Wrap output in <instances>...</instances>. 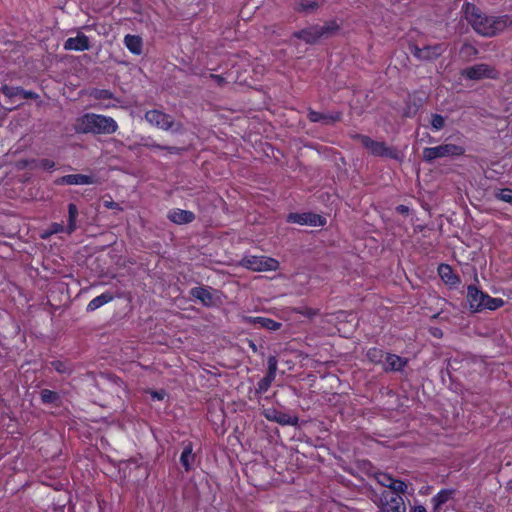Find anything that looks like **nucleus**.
Masks as SVG:
<instances>
[{
    "instance_id": "obj_1",
    "label": "nucleus",
    "mask_w": 512,
    "mask_h": 512,
    "mask_svg": "<svg viewBox=\"0 0 512 512\" xmlns=\"http://www.w3.org/2000/svg\"><path fill=\"white\" fill-rule=\"evenodd\" d=\"M464 19L471 25L473 30L484 37H493L504 31L511 24L509 16H488L476 5L465 3L462 8Z\"/></svg>"
},
{
    "instance_id": "obj_2",
    "label": "nucleus",
    "mask_w": 512,
    "mask_h": 512,
    "mask_svg": "<svg viewBox=\"0 0 512 512\" xmlns=\"http://www.w3.org/2000/svg\"><path fill=\"white\" fill-rule=\"evenodd\" d=\"M119 129L116 120L110 116L85 113L76 119L75 131L79 134L110 135Z\"/></svg>"
},
{
    "instance_id": "obj_3",
    "label": "nucleus",
    "mask_w": 512,
    "mask_h": 512,
    "mask_svg": "<svg viewBox=\"0 0 512 512\" xmlns=\"http://www.w3.org/2000/svg\"><path fill=\"white\" fill-rule=\"evenodd\" d=\"M350 138L359 141L371 155L375 157L390 158L400 160L401 154L395 147L388 146L384 141H376L367 135L360 133L350 134Z\"/></svg>"
},
{
    "instance_id": "obj_4",
    "label": "nucleus",
    "mask_w": 512,
    "mask_h": 512,
    "mask_svg": "<svg viewBox=\"0 0 512 512\" xmlns=\"http://www.w3.org/2000/svg\"><path fill=\"white\" fill-rule=\"evenodd\" d=\"M465 154V148L461 145L447 143L435 147H426L423 149L422 157L427 163H432L438 158L459 157Z\"/></svg>"
},
{
    "instance_id": "obj_5",
    "label": "nucleus",
    "mask_w": 512,
    "mask_h": 512,
    "mask_svg": "<svg viewBox=\"0 0 512 512\" xmlns=\"http://www.w3.org/2000/svg\"><path fill=\"white\" fill-rule=\"evenodd\" d=\"M239 265L255 272L276 271L279 268L278 260L264 255H245Z\"/></svg>"
},
{
    "instance_id": "obj_6",
    "label": "nucleus",
    "mask_w": 512,
    "mask_h": 512,
    "mask_svg": "<svg viewBox=\"0 0 512 512\" xmlns=\"http://www.w3.org/2000/svg\"><path fill=\"white\" fill-rule=\"evenodd\" d=\"M89 97L99 101L93 105L94 108L99 110H107L117 108L120 103L119 99L115 97L114 93L109 89L92 88L88 92Z\"/></svg>"
},
{
    "instance_id": "obj_7",
    "label": "nucleus",
    "mask_w": 512,
    "mask_h": 512,
    "mask_svg": "<svg viewBox=\"0 0 512 512\" xmlns=\"http://www.w3.org/2000/svg\"><path fill=\"white\" fill-rule=\"evenodd\" d=\"M378 512H406L403 497H394L393 493L379 494L375 501Z\"/></svg>"
},
{
    "instance_id": "obj_8",
    "label": "nucleus",
    "mask_w": 512,
    "mask_h": 512,
    "mask_svg": "<svg viewBox=\"0 0 512 512\" xmlns=\"http://www.w3.org/2000/svg\"><path fill=\"white\" fill-rule=\"evenodd\" d=\"M286 221L288 223H295L299 225H308V226H319L323 227L327 223V219L324 216L313 212H291L287 215Z\"/></svg>"
},
{
    "instance_id": "obj_9",
    "label": "nucleus",
    "mask_w": 512,
    "mask_h": 512,
    "mask_svg": "<svg viewBox=\"0 0 512 512\" xmlns=\"http://www.w3.org/2000/svg\"><path fill=\"white\" fill-rule=\"evenodd\" d=\"M145 120L152 126L164 131L172 129L175 123L171 115L157 109L146 111Z\"/></svg>"
},
{
    "instance_id": "obj_10",
    "label": "nucleus",
    "mask_w": 512,
    "mask_h": 512,
    "mask_svg": "<svg viewBox=\"0 0 512 512\" xmlns=\"http://www.w3.org/2000/svg\"><path fill=\"white\" fill-rule=\"evenodd\" d=\"M216 290L211 287L199 286L190 290L192 298L198 300L205 307H215L219 304L220 298L216 296Z\"/></svg>"
},
{
    "instance_id": "obj_11",
    "label": "nucleus",
    "mask_w": 512,
    "mask_h": 512,
    "mask_svg": "<svg viewBox=\"0 0 512 512\" xmlns=\"http://www.w3.org/2000/svg\"><path fill=\"white\" fill-rule=\"evenodd\" d=\"M446 50L443 43L427 45L423 48L415 47L414 56L420 60L432 61L439 58Z\"/></svg>"
},
{
    "instance_id": "obj_12",
    "label": "nucleus",
    "mask_w": 512,
    "mask_h": 512,
    "mask_svg": "<svg viewBox=\"0 0 512 512\" xmlns=\"http://www.w3.org/2000/svg\"><path fill=\"white\" fill-rule=\"evenodd\" d=\"M97 179L93 175L68 174L55 180L56 185H93Z\"/></svg>"
},
{
    "instance_id": "obj_13",
    "label": "nucleus",
    "mask_w": 512,
    "mask_h": 512,
    "mask_svg": "<svg viewBox=\"0 0 512 512\" xmlns=\"http://www.w3.org/2000/svg\"><path fill=\"white\" fill-rule=\"evenodd\" d=\"M182 452L180 454V464L183 467L185 472H190L193 470L196 454L194 453V444L192 441L185 440L182 442Z\"/></svg>"
},
{
    "instance_id": "obj_14",
    "label": "nucleus",
    "mask_w": 512,
    "mask_h": 512,
    "mask_svg": "<svg viewBox=\"0 0 512 512\" xmlns=\"http://www.w3.org/2000/svg\"><path fill=\"white\" fill-rule=\"evenodd\" d=\"M437 273L441 280L450 288H457L461 283L460 276L454 273L453 268L449 264H439Z\"/></svg>"
},
{
    "instance_id": "obj_15",
    "label": "nucleus",
    "mask_w": 512,
    "mask_h": 512,
    "mask_svg": "<svg viewBox=\"0 0 512 512\" xmlns=\"http://www.w3.org/2000/svg\"><path fill=\"white\" fill-rule=\"evenodd\" d=\"M494 69L487 64H477L466 68L463 71V76L470 80H480L483 78H492Z\"/></svg>"
},
{
    "instance_id": "obj_16",
    "label": "nucleus",
    "mask_w": 512,
    "mask_h": 512,
    "mask_svg": "<svg viewBox=\"0 0 512 512\" xmlns=\"http://www.w3.org/2000/svg\"><path fill=\"white\" fill-rule=\"evenodd\" d=\"M307 118L312 123L322 122L323 124H334L336 122L341 121L342 113L334 112V113H321L315 111L311 108L308 109Z\"/></svg>"
},
{
    "instance_id": "obj_17",
    "label": "nucleus",
    "mask_w": 512,
    "mask_h": 512,
    "mask_svg": "<svg viewBox=\"0 0 512 512\" xmlns=\"http://www.w3.org/2000/svg\"><path fill=\"white\" fill-rule=\"evenodd\" d=\"M407 363L408 360L404 357L393 353H386L382 366L385 372H400L405 368Z\"/></svg>"
},
{
    "instance_id": "obj_18",
    "label": "nucleus",
    "mask_w": 512,
    "mask_h": 512,
    "mask_svg": "<svg viewBox=\"0 0 512 512\" xmlns=\"http://www.w3.org/2000/svg\"><path fill=\"white\" fill-rule=\"evenodd\" d=\"M265 417L268 420L274 421L280 425L296 426L299 421L297 416H291L288 413H284L276 409H268L265 412Z\"/></svg>"
},
{
    "instance_id": "obj_19",
    "label": "nucleus",
    "mask_w": 512,
    "mask_h": 512,
    "mask_svg": "<svg viewBox=\"0 0 512 512\" xmlns=\"http://www.w3.org/2000/svg\"><path fill=\"white\" fill-rule=\"evenodd\" d=\"M63 47L65 50L82 52L90 49V41L85 34L78 33L76 37L68 38Z\"/></svg>"
},
{
    "instance_id": "obj_20",
    "label": "nucleus",
    "mask_w": 512,
    "mask_h": 512,
    "mask_svg": "<svg viewBox=\"0 0 512 512\" xmlns=\"http://www.w3.org/2000/svg\"><path fill=\"white\" fill-rule=\"evenodd\" d=\"M167 217L171 222L178 225L188 224L195 220V214L192 211L179 208L171 209Z\"/></svg>"
},
{
    "instance_id": "obj_21",
    "label": "nucleus",
    "mask_w": 512,
    "mask_h": 512,
    "mask_svg": "<svg viewBox=\"0 0 512 512\" xmlns=\"http://www.w3.org/2000/svg\"><path fill=\"white\" fill-rule=\"evenodd\" d=\"M318 30V25H312L294 32L293 36L297 39L303 40L307 44H315L320 39Z\"/></svg>"
},
{
    "instance_id": "obj_22",
    "label": "nucleus",
    "mask_w": 512,
    "mask_h": 512,
    "mask_svg": "<svg viewBox=\"0 0 512 512\" xmlns=\"http://www.w3.org/2000/svg\"><path fill=\"white\" fill-rule=\"evenodd\" d=\"M484 295L485 292L481 291L477 286L473 284L468 285L467 301L472 312H479V308H477L476 305L483 302Z\"/></svg>"
},
{
    "instance_id": "obj_23",
    "label": "nucleus",
    "mask_w": 512,
    "mask_h": 512,
    "mask_svg": "<svg viewBox=\"0 0 512 512\" xmlns=\"http://www.w3.org/2000/svg\"><path fill=\"white\" fill-rule=\"evenodd\" d=\"M407 489L408 485L405 481L393 477L392 481L389 482V488L384 489L379 494H388L392 492L394 497L404 498V495L407 493Z\"/></svg>"
},
{
    "instance_id": "obj_24",
    "label": "nucleus",
    "mask_w": 512,
    "mask_h": 512,
    "mask_svg": "<svg viewBox=\"0 0 512 512\" xmlns=\"http://www.w3.org/2000/svg\"><path fill=\"white\" fill-rule=\"evenodd\" d=\"M114 299V294L109 291H105L99 296H96L93 298L87 305L86 311L87 312H93L100 307L104 306L105 304H108Z\"/></svg>"
},
{
    "instance_id": "obj_25",
    "label": "nucleus",
    "mask_w": 512,
    "mask_h": 512,
    "mask_svg": "<svg viewBox=\"0 0 512 512\" xmlns=\"http://www.w3.org/2000/svg\"><path fill=\"white\" fill-rule=\"evenodd\" d=\"M124 45L134 55L142 53L143 40L139 35L127 34L124 37Z\"/></svg>"
},
{
    "instance_id": "obj_26",
    "label": "nucleus",
    "mask_w": 512,
    "mask_h": 512,
    "mask_svg": "<svg viewBox=\"0 0 512 512\" xmlns=\"http://www.w3.org/2000/svg\"><path fill=\"white\" fill-rule=\"evenodd\" d=\"M40 400L42 404L52 405L53 407H60L62 404L60 394L50 389H42L40 391Z\"/></svg>"
},
{
    "instance_id": "obj_27",
    "label": "nucleus",
    "mask_w": 512,
    "mask_h": 512,
    "mask_svg": "<svg viewBox=\"0 0 512 512\" xmlns=\"http://www.w3.org/2000/svg\"><path fill=\"white\" fill-rule=\"evenodd\" d=\"M453 495H454L453 489H441L431 499L433 510L434 511L440 510L445 503H447L450 499H452Z\"/></svg>"
},
{
    "instance_id": "obj_28",
    "label": "nucleus",
    "mask_w": 512,
    "mask_h": 512,
    "mask_svg": "<svg viewBox=\"0 0 512 512\" xmlns=\"http://www.w3.org/2000/svg\"><path fill=\"white\" fill-rule=\"evenodd\" d=\"M504 304L505 301L502 298L491 297L490 295L485 293L483 302L476 305V307L479 308V312H481L484 309L495 311L503 307Z\"/></svg>"
},
{
    "instance_id": "obj_29",
    "label": "nucleus",
    "mask_w": 512,
    "mask_h": 512,
    "mask_svg": "<svg viewBox=\"0 0 512 512\" xmlns=\"http://www.w3.org/2000/svg\"><path fill=\"white\" fill-rule=\"evenodd\" d=\"M78 207L74 203L68 204V222L66 225V233L68 235L72 234L77 229L76 220L78 217Z\"/></svg>"
},
{
    "instance_id": "obj_30",
    "label": "nucleus",
    "mask_w": 512,
    "mask_h": 512,
    "mask_svg": "<svg viewBox=\"0 0 512 512\" xmlns=\"http://www.w3.org/2000/svg\"><path fill=\"white\" fill-rule=\"evenodd\" d=\"M252 322L255 325H259V327L265 328L270 331H276V330L280 329V327H281L280 322H277L268 317H261V316L254 317V318H252Z\"/></svg>"
},
{
    "instance_id": "obj_31",
    "label": "nucleus",
    "mask_w": 512,
    "mask_h": 512,
    "mask_svg": "<svg viewBox=\"0 0 512 512\" xmlns=\"http://www.w3.org/2000/svg\"><path fill=\"white\" fill-rule=\"evenodd\" d=\"M50 365L57 373L62 375H71L74 371L73 364L68 360H53L50 362Z\"/></svg>"
},
{
    "instance_id": "obj_32",
    "label": "nucleus",
    "mask_w": 512,
    "mask_h": 512,
    "mask_svg": "<svg viewBox=\"0 0 512 512\" xmlns=\"http://www.w3.org/2000/svg\"><path fill=\"white\" fill-rule=\"evenodd\" d=\"M386 353L378 347H371L366 352V357L369 362L373 364H381L383 365Z\"/></svg>"
},
{
    "instance_id": "obj_33",
    "label": "nucleus",
    "mask_w": 512,
    "mask_h": 512,
    "mask_svg": "<svg viewBox=\"0 0 512 512\" xmlns=\"http://www.w3.org/2000/svg\"><path fill=\"white\" fill-rule=\"evenodd\" d=\"M318 29L320 38H322L334 34L340 29V26L336 22V20H330L326 22L323 26L318 25Z\"/></svg>"
},
{
    "instance_id": "obj_34",
    "label": "nucleus",
    "mask_w": 512,
    "mask_h": 512,
    "mask_svg": "<svg viewBox=\"0 0 512 512\" xmlns=\"http://www.w3.org/2000/svg\"><path fill=\"white\" fill-rule=\"evenodd\" d=\"M143 145L148 149L165 150L170 154H179L181 151V149L176 146H165L158 144L151 138L147 139Z\"/></svg>"
},
{
    "instance_id": "obj_35",
    "label": "nucleus",
    "mask_w": 512,
    "mask_h": 512,
    "mask_svg": "<svg viewBox=\"0 0 512 512\" xmlns=\"http://www.w3.org/2000/svg\"><path fill=\"white\" fill-rule=\"evenodd\" d=\"M494 197L498 201L512 204V189L502 188L494 190Z\"/></svg>"
},
{
    "instance_id": "obj_36",
    "label": "nucleus",
    "mask_w": 512,
    "mask_h": 512,
    "mask_svg": "<svg viewBox=\"0 0 512 512\" xmlns=\"http://www.w3.org/2000/svg\"><path fill=\"white\" fill-rule=\"evenodd\" d=\"M66 233V226L63 225V223L53 222L49 226V228L44 232L42 235L43 239H47L51 235L58 234V233Z\"/></svg>"
},
{
    "instance_id": "obj_37",
    "label": "nucleus",
    "mask_w": 512,
    "mask_h": 512,
    "mask_svg": "<svg viewBox=\"0 0 512 512\" xmlns=\"http://www.w3.org/2000/svg\"><path fill=\"white\" fill-rule=\"evenodd\" d=\"M1 92L9 99H13L17 96H20L22 92V87H14L9 86L7 84L2 85Z\"/></svg>"
},
{
    "instance_id": "obj_38",
    "label": "nucleus",
    "mask_w": 512,
    "mask_h": 512,
    "mask_svg": "<svg viewBox=\"0 0 512 512\" xmlns=\"http://www.w3.org/2000/svg\"><path fill=\"white\" fill-rule=\"evenodd\" d=\"M33 163H35L36 167H39V168H41L43 170H46V171H52L56 167V163L53 160L48 159V158H42V159H39V160H33Z\"/></svg>"
},
{
    "instance_id": "obj_39",
    "label": "nucleus",
    "mask_w": 512,
    "mask_h": 512,
    "mask_svg": "<svg viewBox=\"0 0 512 512\" xmlns=\"http://www.w3.org/2000/svg\"><path fill=\"white\" fill-rule=\"evenodd\" d=\"M430 123L434 131H440L445 126V118L440 114H432Z\"/></svg>"
},
{
    "instance_id": "obj_40",
    "label": "nucleus",
    "mask_w": 512,
    "mask_h": 512,
    "mask_svg": "<svg viewBox=\"0 0 512 512\" xmlns=\"http://www.w3.org/2000/svg\"><path fill=\"white\" fill-rule=\"evenodd\" d=\"M318 3L316 1H307V0H302L298 3V7L296 8L298 11H304V12H307V11H313L315 10L316 8H318Z\"/></svg>"
},
{
    "instance_id": "obj_41",
    "label": "nucleus",
    "mask_w": 512,
    "mask_h": 512,
    "mask_svg": "<svg viewBox=\"0 0 512 512\" xmlns=\"http://www.w3.org/2000/svg\"><path fill=\"white\" fill-rule=\"evenodd\" d=\"M393 479V476H391L390 474L388 473H384V472H380L376 475V480L377 482L385 487L386 489L389 488V482H391Z\"/></svg>"
},
{
    "instance_id": "obj_42",
    "label": "nucleus",
    "mask_w": 512,
    "mask_h": 512,
    "mask_svg": "<svg viewBox=\"0 0 512 512\" xmlns=\"http://www.w3.org/2000/svg\"><path fill=\"white\" fill-rule=\"evenodd\" d=\"M272 383L262 378L258 381L257 386L255 388V394L262 395L268 391Z\"/></svg>"
},
{
    "instance_id": "obj_43",
    "label": "nucleus",
    "mask_w": 512,
    "mask_h": 512,
    "mask_svg": "<svg viewBox=\"0 0 512 512\" xmlns=\"http://www.w3.org/2000/svg\"><path fill=\"white\" fill-rule=\"evenodd\" d=\"M147 393L150 394L153 400L157 401H162L167 396V392L164 389L148 390Z\"/></svg>"
},
{
    "instance_id": "obj_44",
    "label": "nucleus",
    "mask_w": 512,
    "mask_h": 512,
    "mask_svg": "<svg viewBox=\"0 0 512 512\" xmlns=\"http://www.w3.org/2000/svg\"><path fill=\"white\" fill-rule=\"evenodd\" d=\"M278 361L275 356H269L267 359V370L271 372H277Z\"/></svg>"
},
{
    "instance_id": "obj_45",
    "label": "nucleus",
    "mask_w": 512,
    "mask_h": 512,
    "mask_svg": "<svg viewBox=\"0 0 512 512\" xmlns=\"http://www.w3.org/2000/svg\"><path fill=\"white\" fill-rule=\"evenodd\" d=\"M461 53H465L467 55H477L478 51L472 44L465 43L461 47Z\"/></svg>"
},
{
    "instance_id": "obj_46",
    "label": "nucleus",
    "mask_w": 512,
    "mask_h": 512,
    "mask_svg": "<svg viewBox=\"0 0 512 512\" xmlns=\"http://www.w3.org/2000/svg\"><path fill=\"white\" fill-rule=\"evenodd\" d=\"M20 97L23 99H35L38 95L33 91H27L22 88V92L20 93Z\"/></svg>"
},
{
    "instance_id": "obj_47",
    "label": "nucleus",
    "mask_w": 512,
    "mask_h": 512,
    "mask_svg": "<svg viewBox=\"0 0 512 512\" xmlns=\"http://www.w3.org/2000/svg\"><path fill=\"white\" fill-rule=\"evenodd\" d=\"M301 313L305 316H308V317H314L316 315H318L319 313V310L318 309H314V308H308L306 307L304 309V311H301Z\"/></svg>"
},
{
    "instance_id": "obj_48",
    "label": "nucleus",
    "mask_w": 512,
    "mask_h": 512,
    "mask_svg": "<svg viewBox=\"0 0 512 512\" xmlns=\"http://www.w3.org/2000/svg\"><path fill=\"white\" fill-rule=\"evenodd\" d=\"M396 211L402 215H405L408 214L409 208L405 205L400 204L396 207Z\"/></svg>"
},
{
    "instance_id": "obj_49",
    "label": "nucleus",
    "mask_w": 512,
    "mask_h": 512,
    "mask_svg": "<svg viewBox=\"0 0 512 512\" xmlns=\"http://www.w3.org/2000/svg\"><path fill=\"white\" fill-rule=\"evenodd\" d=\"M263 378L272 383L276 378V373L267 370L266 375Z\"/></svg>"
},
{
    "instance_id": "obj_50",
    "label": "nucleus",
    "mask_w": 512,
    "mask_h": 512,
    "mask_svg": "<svg viewBox=\"0 0 512 512\" xmlns=\"http://www.w3.org/2000/svg\"><path fill=\"white\" fill-rule=\"evenodd\" d=\"M105 207L110 208V209H121L119 204L114 201H106Z\"/></svg>"
},
{
    "instance_id": "obj_51",
    "label": "nucleus",
    "mask_w": 512,
    "mask_h": 512,
    "mask_svg": "<svg viewBox=\"0 0 512 512\" xmlns=\"http://www.w3.org/2000/svg\"><path fill=\"white\" fill-rule=\"evenodd\" d=\"M410 512H427L426 508L422 505H417L411 508Z\"/></svg>"
},
{
    "instance_id": "obj_52",
    "label": "nucleus",
    "mask_w": 512,
    "mask_h": 512,
    "mask_svg": "<svg viewBox=\"0 0 512 512\" xmlns=\"http://www.w3.org/2000/svg\"><path fill=\"white\" fill-rule=\"evenodd\" d=\"M211 78L215 79L219 84L224 82V78L220 75L211 74Z\"/></svg>"
},
{
    "instance_id": "obj_53",
    "label": "nucleus",
    "mask_w": 512,
    "mask_h": 512,
    "mask_svg": "<svg viewBox=\"0 0 512 512\" xmlns=\"http://www.w3.org/2000/svg\"><path fill=\"white\" fill-rule=\"evenodd\" d=\"M429 142L432 143L434 142V139L432 137L429 138Z\"/></svg>"
}]
</instances>
